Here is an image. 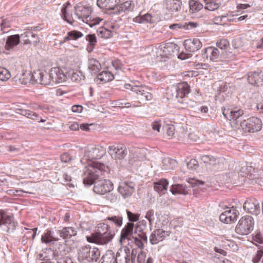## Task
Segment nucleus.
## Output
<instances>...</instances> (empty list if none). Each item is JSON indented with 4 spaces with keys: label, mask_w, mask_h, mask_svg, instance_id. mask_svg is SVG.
I'll return each mask as SVG.
<instances>
[{
    "label": "nucleus",
    "mask_w": 263,
    "mask_h": 263,
    "mask_svg": "<svg viewBox=\"0 0 263 263\" xmlns=\"http://www.w3.org/2000/svg\"><path fill=\"white\" fill-rule=\"evenodd\" d=\"M100 256V250L95 247L91 248L89 246L82 247L78 253L79 259L81 260H86L88 262L97 261Z\"/></svg>",
    "instance_id": "obj_8"
},
{
    "label": "nucleus",
    "mask_w": 263,
    "mask_h": 263,
    "mask_svg": "<svg viewBox=\"0 0 263 263\" xmlns=\"http://www.w3.org/2000/svg\"><path fill=\"white\" fill-rule=\"evenodd\" d=\"M114 235L112 233L91 234L90 236H86V239L89 242L104 245L111 241Z\"/></svg>",
    "instance_id": "obj_13"
},
{
    "label": "nucleus",
    "mask_w": 263,
    "mask_h": 263,
    "mask_svg": "<svg viewBox=\"0 0 263 263\" xmlns=\"http://www.w3.org/2000/svg\"><path fill=\"white\" fill-rule=\"evenodd\" d=\"M11 77L10 71L4 67H0V81L6 82Z\"/></svg>",
    "instance_id": "obj_41"
},
{
    "label": "nucleus",
    "mask_w": 263,
    "mask_h": 263,
    "mask_svg": "<svg viewBox=\"0 0 263 263\" xmlns=\"http://www.w3.org/2000/svg\"><path fill=\"white\" fill-rule=\"evenodd\" d=\"M261 120L255 117H252L240 122L239 130L244 133H251L259 131L262 128Z\"/></svg>",
    "instance_id": "obj_7"
},
{
    "label": "nucleus",
    "mask_w": 263,
    "mask_h": 263,
    "mask_svg": "<svg viewBox=\"0 0 263 263\" xmlns=\"http://www.w3.org/2000/svg\"><path fill=\"white\" fill-rule=\"evenodd\" d=\"M88 68L92 73L96 74L101 70V65L98 60L90 59L88 62Z\"/></svg>",
    "instance_id": "obj_34"
},
{
    "label": "nucleus",
    "mask_w": 263,
    "mask_h": 263,
    "mask_svg": "<svg viewBox=\"0 0 263 263\" xmlns=\"http://www.w3.org/2000/svg\"><path fill=\"white\" fill-rule=\"evenodd\" d=\"M146 256V253L142 250L138 254L137 257V261L138 263H144Z\"/></svg>",
    "instance_id": "obj_63"
},
{
    "label": "nucleus",
    "mask_w": 263,
    "mask_h": 263,
    "mask_svg": "<svg viewBox=\"0 0 263 263\" xmlns=\"http://www.w3.org/2000/svg\"><path fill=\"white\" fill-rule=\"evenodd\" d=\"M189 6L190 10L193 13L198 12L203 8L202 4L195 0H190L189 1Z\"/></svg>",
    "instance_id": "obj_46"
},
{
    "label": "nucleus",
    "mask_w": 263,
    "mask_h": 263,
    "mask_svg": "<svg viewBox=\"0 0 263 263\" xmlns=\"http://www.w3.org/2000/svg\"><path fill=\"white\" fill-rule=\"evenodd\" d=\"M120 28L119 23L115 20H108L106 21L103 26L99 28L97 33L99 36L107 39L112 37Z\"/></svg>",
    "instance_id": "obj_6"
},
{
    "label": "nucleus",
    "mask_w": 263,
    "mask_h": 263,
    "mask_svg": "<svg viewBox=\"0 0 263 263\" xmlns=\"http://www.w3.org/2000/svg\"><path fill=\"white\" fill-rule=\"evenodd\" d=\"M219 55V50L216 48L212 46L205 48L202 53L203 58H205L207 60L209 59L211 61H214L217 59Z\"/></svg>",
    "instance_id": "obj_26"
},
{
    "label": "nucleus",
    "mask_w": 263,
    "mask_h": 263,
    "mask_svg": "<svg viewBox=\"0 0 263 263\" xmlns=\"http://www.w3.org/2000/svg\"><path fill=\"white\" fill-rule=\"evenodd\" d=\"M139 236L140 238L135 237L134 238V241L138 248L142 249L143 247V242L147 241V236L144 232H141L140 234H139Z\"/></svg>",
    "instance_id": "obj_45"
},
{
    "label": "nucleus",
    "mask_w": 263,
    "mask_h": 263,
    "mask_svg": "<svg viewBox=\"0 0 263 263\" xmlns=\"http://www.w3.org/2000/svg\"><path fill=\"white\" fill-rule=\"evenodd\" d=\"M165 231L162 229H157L154 231L150 236V241L152 244H157L162 241L165 237Z\"/></svg>",
    "instance_id": "obj_28"
},
{
    "label": "nucleus",
    "mask_w": 263,
    "mask_h": 263,
    "mask_svg": "<svg viewBox=\"0 0 263 263\" xmlns=\"http://www.w3.org/2000/svg\"><path fill=\"white\" fill-rule=\"evenodd\" d=\"M108 152L112 158L118 160L124 159L127 153L126 147L120 144L109 146Z\"/></svg>",
    "instance_id": "obj_16"
},
{
    "label": "nucleus",
    "mask_w": 263,
    "mask_h": 263,
    "mask_svg": "<svg viewBox=\"0 0 263 263\" xmlns=\"http://www.w3.org/2000/svg\"><path fill=\"white\" fill-rule=\"evenodd\" d=\"M105 154L104 147L95 145L88 147L85 151L81 162L88 165L93 163H102L98 161L101 159Z\"/></svg>",
    "instance_id": "obj_4"
},
{
    "label": "nucleus",
    "mask_w": 263,
    "mask_h": 263,
    "mask_svg": "<svg viewBox=\"0 0 263 263\" xmlns=\"http://www.w3.org/2000/svg\"><path fill=\"white\" fill-rule=\"evenodd\" d=\"M248 81L250 84L252 85H257L260 82V74L259 72H250L248 77Z\"/></svg>",
    "instance_id": "obj_40"
},
{
    "label": "nucleus",
    "mask_w": 263,
    "mask_h": 263,
    "mask_svg": "<svg viewBox=\"0 0 263 263\" xmlns=\"http://www.w3.org/2000/svg\"><path fill=\"white\" fill-rule=\"evenodd\" d=\"M134 226L133 223L128 222L122 230L120 241L122 245L125 243L126 240H129L130 237L133 234Z\"/></svg>",
    "instance_id": "obj_22"
},
{
    "label": "nucleus",
    "mask_w": 263,
    "mask_h": 263,
    "mask_svg": "<svg viewBox=\"0 0 263 263\" xmlns=\"http://www.w3.org/2000/svg\"><path fill=\"white\" fill-rule=\"evenodd\" d=\"M86 40L88 42L87 50L89 52H91L97 43V37L95 34H88L86 36Z\"/></svg>",
    "instance_id": "obj_39"
},
{
    "label": "nucleus",
    "mask_w": 263,
    "mask_h": 263,
    "mask_svg": "<svg viewBox=\"0 0 263 263\" xmlns=\"http://www.w3.org/2000/svg\"><path fill=\"white\" fill-rule=\"evenodd\" d=\"M126 213L129 221L136 222L139 220L140 214L133 213L127 210H126Z\"/></svg>",
    "instance_id": "obj_53"
},
{
    "label": "nucleus",
    "mask_w": 263,
    "mask_h": 263,
    "mask_svg": "<svg viewBox=\"0 0 263 263\" xmlns=\"http://www.w3.org/2000/svg\"><path fill=\"white\" fill-rule=\"evenodd\" d=\"M84 172L83 183L91 185L95 184L100 175L110 172L109 167L104 163H93L87 164Z\"/></svg>",
    "instance_id": "obj_1"
},
{
    "label": "nucleus",
    "mask_w": 263,
    "mask_h": 263,
    "mask_svg": "<svg viewBox=\"0 0 263 263\" xmlns=\"http://www.w3.org/2000/svg\"><path fill=\"white\" fill-rule=\"evenodd\" d=\"M263 256V250H258L253 257L252 261L254 263H258Z\"/></svg>",
    "instance_id": "obj_59"
},
{
    "label": "nucleus",
    "mask_w": 263,
    "mask_h": 263,
    "mask_svg": "<svg viewBox=\"0 0 263 263\" xmlns=\"http://www.w3.org/2000/svg\"><path fill=\"white\" fill-rule=\"evenodd\" d=\"M114 189V184L109 179H104L97 180L93 186L94 192L99 195H105Z\"/></svg>",
    "instance_id": "obj_12"
},
{
    "label": "nucleus",
    "mask_w": 263,
    "mask_h": 263,
    "mask_svg": "<svg viewBox=\"0 0 263 263\" xmlns=\"http://www.w3.org/2000/svg\"><path fill=\"white\" fill-rule=\"evenodd\" d=\"M239 213L233 206L228 209L221 213L219 216V220L226 223H230L235 221Z\"/></svg>",
    "instance_id": "obj_14"
},
{
    "label": "nucleus",
    "mask_w": 263,
    "mask_h": 263,
    "mask_svg": "<svg viewBox=\"0 0 263 263\" xmlns=\"http://www.w3.org/2000/svg\"><path fill=\"white\" fill-rule=\"evenodd\" d=\"M118 191L124 198L130 197L134 192V187L132 182L123 181L120 183Z\"/></svg>",
    "instance_id": "obj_20"
},
{
    "label": "nucleus",
    "mask_w": 263,
    "mask_h": 263,
    "mask_svg": "<svg viewBox=\"0 0 263 263\" xmlns=\"http://www.w3.org/2000/svg\"><path fill=\"white\" fill-rule=\"evenodd\" d=\"M120 0H97V5L101 9L106 10H114Z\"/></svg>",
    "instance_id": "obj_23"
},
{
    "label": "nucleus",
    "mask_w": 263,
    "mask_h": 263,
    "mask_svg": "<svg viewBox=\"0 0 263 263\" xmlns=\"http://www.w3.org/2000/svg\"><path fill=\"white\" fill-rule=\"evenodd\" d=\"M74 9L75 14L78 18L90 27L99 24L102 21L100 17L91 16L92 8L88 4H78Z\"/></svg>",
    "instance_id": "obj_2"
},
{
    "label": "nucleus",
    "mask_w": 263,
    "mask_h": 263,
    "mask_svg": "<svg viewBox=\"0 0 263 263\" xmlns=\"http://www.w3.org/2000/svg\"><path fill=\"white\" fill-rule=\"evenodd\" d=\"M60 159L62 162L67 163L71 160V157L67 153H64L61 155Z\"/></svg>",
    "instance_id": "obj_64"
},
{
    "label": "nucleus",
    "mask_w": 263,
    "mask_h": 263,
    "mask_svg": "<svg viewBox=\"0 0 263 263\" xmlns=\"http://www.w3.org/2000/svg\"><path fill=\"white\" fill-rule=\"evenodd\" d=\"M5 225L7 227V232L15 229L17 222L14 221L13 216L8 215L3 210H0V227Z\"/></svg>",
    "instance_id": "obj_15"
},
{
    "label": "nucleus",
    "mask_w": 263,
    "mask_h": 263,
    "mask_svg": "<svg viewBox=\"0 0 263 263\" xmlns=\"http://www.w3.org/2000/svg\"><path fill=\"white\" fill-rule=\"evenodd\" d=\"M83 36V34L78 30H73L69 31L67 35L63 39V42H66L70 40H77Z\"/></svg>",
    "instance_id": "obj_33"
},
{
    "label": "nucleus",
    "mask_w": 263,
    "mask_h": 263,
    "mask_svg": "<svg viewBox=\"0 0 263 263\" xmlns=\"http://www.w3.org/2000/svg\"><path fill=\"white\" fill-rule=\"evenodd\" d=\"M149 90V88L145 85L136 86L133 88V91L136 93L138 98L141 101H149L152 99L153 95L148 91Z\"/></svg>",
    "instance_id": "obj_17"
},
{
    "label": "nucleus",
    "mask_w": 263,
    "mask_h": 263,
    "mask_svg": "<svg viewBox=\"0 0 263 263\" xmlns=\"http://www.w3.org/2000/svg\"><path fill=\"white\" fill-rule=\"evenodd\" d=\"M175 127L173 125L169 126L167 128L166 135L168 137V139H172L175 134Z\"/></svg>",
    "instance_id": "obj_61"
},
{
    "label": "nucleus",
    "mask_w": 263,
    "mask_h": 263,
    "mask_svg": "<svg viewBox=\"0 0 263 263\" xmlns=\"http://www.w3.org/2000/svg\"><path fill=\"white\" fill-rule=\"evenodd\" d=\"M58 240L59 238L54 237L52 235V232L48 230H46V232L41 238L42 241L46 243H50L53 241H58Z\"/></svg>",
    "instance_id": "obj_43"
},
{
    "label": "nucleus",
    "mask_w": 263,
    "mask_h": 263,
    "mask_svg": "<svg viewBox=\"0 0 263 263\" xmlns=\"http://www.w3.org/2000/svg\"><path fill=\"white\" fill-rule=\"evenodd\" d=\"M22 36H24V38H26L24 40V43L25 44H35L39 42L37 35L31 31H26L24 34H22Z\"/></svg>",
    "instance_id": "obj_31"
},
{
    "label": "nucleus",
    "mask_w": 263,
    "mask_h": 263,
    "mask_svg": "<svg viewBox=\"0 0 263 263\" xmlns=\"http://www.w3.org/2000/svg\"><path fill=\"white\" fill-rule=\"evenodd\" d=\"M115 79L113 73L109 71H103L95 79V81L99 84H105L112 81Z\"/></svg>",
    "instance_id": "obj_24"
},
{
    "label": "nucleus",
    "mask_w": 263,
    "mask_h": 263,
    "mask_svg": "<svg viewBox=\"0 0 263 263\" xmlns=\"http://www.w3.org/2000/svg\"><path fill=\"white\" fill-rule=\"evenodd\" d=\"M216 45L218 48L221 49H225L228 47L229 43L227 40L222 39L217 42Z\"/></svg>",
    "instance_id": "obj_55"
},
{
    "label": "nucleus",
    "mask_w": 263,
    "mask_h": 263,
    "mask_svg": "<svg viewBox=\"0 0 263 263\" xmlns=\"http://www.w3.org/2000/svg\"><path fill=\"white\" fill-rule=\"evenodd\" d=\"M19 83L26 85L31 81V73L26 70H23L22 73L16 76Z\"/></svg>",
    "instance_id": "obj_32"
},
{
    "label": "nucleus",
    "mask_w": 263,
    "mask_h": 263,
    "mask_svg": "<svg viewBox=\"0 0 263 263\" xmlns=\"http://www.w3.org/2000/svg\"><path fill=\"white\" fill-rule=\"evenodd\" d=\"M116 259L114 253L111 251H108L104 255L101 261L99 263H115Z\"/></svg>",
    "instance_id": "obj_42"
},
{
    "label": "nucleus",
    "mask_w": 263,
    "mask_h": 263,
    "mask_svg": "<svg viewBox=\"0 0 263 263\" xmlns=\"http://www.w3.org/2000/svg\"><path fill=\"white\" fill-rule=\"evenodd\" d=\"M84 78V75H83L81 71L79 70L73 72L71 76V80L75 82H80L83 80Z\"/></svg>",
    "instance_id": "obj_48"
},
{
    "label": "nucleus",
    "mask_w": 263,
    "mask_h": 263,
    "mask_svg": "<svg viewBox=\"0 0 263 263\" xmlns=\"http://www.w3.org/2000/svg\"><path fill=\"white\" fill-rule=\"evenodd\" d=\"M228 16V14L227 15L217 16L214 18V22L216 24L223 25L226 24L224 20Z\"/></svg>",
    "instance_id": "obj_54"
},
{
    "label": "nucleus",
    "mask_w": 263,
    "mask_h": 263,
    "mask_svg": "<svg viewBox=\"0 0 263 263\" xmlns=\"http://www.w3.org/2000/svg\"><path fill=\"white\" fill-rule=\"evenodd\" d=\"M243 209L246 211L254 215H258L260 213L259 201L255 198L248 199L243 204Z\"/></svg>",
    "instance_id": "obj_19"
},
{
    "label": "nucleus",
    "mask_w": 263,
    "mask_h": 263,
    "mask_svg": "<svg viewBox=\"0 0 263 263\" xmlns=\"http://www.w3.org/2000/svg\"><path fill=\"white\" fill-rule=\"evenodd\" d=\"M137 252L132 250L130 252L129 249H120L117 253L116 259V263H134L136 259Z\"/></svg>",
    "instance_id": "obj_11"
},
{
    "label": "nucleus",
    "mask_w": 263,
    "mask_h": 263,
    "mask_svg": "<svg viewBox=\"0 0 263 263\" xmlns=\"http://www.w3.org/2000/svg\"><path fill=\"white\" fill-rule=\"evenodd\" d=\"M205 8L210 11H214L219 8L221 5L219 0H203Z\"/></svg>",
    "instance_id": "obj_37"
},
{
    "label": "nucleus",
    "mask_w": 263,
    "mask_h": 263,
    "mask_svg": "<svg viewBox=\"0 0 263 263\" xmlns=\"http://www.w3.org/2000/svg\"><path fill=\"white\" fill-rule=\"evenodd\" d=\"M184 46L186 50L194 52L199 50L202 47V44L199 39L194 38L185 40L184 42Z\"/></svg>",
    "instance_id": "obj_21"
},
{
    "label": "nucleus",
    "mask_w": 263,
    "mask_h": 263,
    "mask_svg": "<svg viewBox=\"0 0 263 263\" xmlns=\"http://www.w3.org/2000/svg\"><path fill=\"white\" fill-rule=\"evenodd\" d=\"M58 234L64 239H70L77 234L76 229L71 227H64L59 230Z\"/></svg>",
    "instance_id": "obj_27"
},
{
    "label": "nucleus",
    "mask_w": 263,
    "mask_h": 263,
    "mask_svg": "<svg viewBox=\"0 0 263 263\" xmlns=\"http://www.w3.org/2000/svg\"><path fill=\"white\" fill-rule=\"evenodd\" d=\"M154 190L160 194H164L167 190L168 181L164 178L160 179L154 182Z\"/></svg>",
    "instance_id": "obj_25"
},
{
    "label": "nucleus",
    "mask_w": 263,
    "mask_h": 263,
    "mask_svg": "<svg viewBox=\"0 0 263 263\" xmlns=\"http://www.w3.org/2000/svg\"><path fill=\"white\" fill-rule=\"evenodd\" d=\"M176 92V98L178 102L182 105V108H192L195 106L196 101L187 97L190 92V87L186 82L179 83L177 87Z\"/></svg>",
    "instance_id": "obj_3"
},
{
    "label": "nucleus",
    "mask_w": 263,
    "mask_h": 263,
    "mask_svg": "<svg viewBox=\"0 0 263 263\" xmlns=\"http://www.w3.org/2000/svg\"><path fill=\"white\" fill-rule=\"evenodd\" d=\"M177 50V46L171 42H163L156 48L157 57L169 58Z\"/></svg>",
    "instance_id": "obj_10"
},
{
    "label": "nucleus",
    "mask_w": 263,
    "mask_h": 263,
    "mask_svg": "<svg viewBox=\"0 0 263 263\" xmlns=\"http://www.w3.org/2000/svg\"><path fill=\"white\" fill-rule=\"evenodd\" d=\"M187 167L191 170H196L198 167V162L195 159H191L187 164Z\"/></svg>",
    "instance_id": "obj_58"
},
{
    "label": "nucleus",
    "mask_w": 263,
    "mask_h": 263,
    "mask_svg": "<svg viewBox=\"0 0 263 263\" xmlns=\"http://www.w3.org/2000/svg\"><path fill=\"white\" fill-rule=\"evenodd\" d=\"M22 115L32 120L38 119L39 117L37 114L30 110H23L22 112Z\"/></svg>",
    "instance_id": "obj_52"
},
{
    "label": "nucleus",
    "mask_w": 263,
    "mask_h": 263,
    "mask_svg": "<svg viewBox=\"0 0 263 263\" xmlns=\"http://www.w3.org/2000/svg\"><path fill=\"white\" fill-rule=\"evenodd\" d=\"M134 4L132 1H126L120 6V8L122 11L132 10L134 9Z\"/></svg>",
    "instance_id": "obj_49"
},
{
    "label": "nucleus",
    "mask_w": 263,
    "mask_h": 263,
    "mask_svg": "<svg viewBox=\"0 0 263 263\" xmlns=\"http://www.w3.org/2000/svg\"><path fill=\"white\" fill-rule=\"evenodd\" d=\"M44 74H46V71H42L40 69L34 71L33 73L31 74V81L41 85H46V84L48 83L49 81L47 80H43V79H41V78L44 76Z\"/></svg>",
    "instance_id": "obj_29"
},
{
    "label": "nucleus",
    "mask_w": 263,
    "mask_h": 263,
    "mask_svg": "<svg viewBox=\"0 0 263 263\" xmlns=\"http://www.w3.org/2000/svg\"><path fill=\"white\" fill-rule=\"evenodd\" d=\"M166 8L172 12H177L181 8V2L178 0H168L166 2Z\"/></svg>",
    "instance_id": "obj_35"
},
{
    "label": "nucleus",
    "mask_w": 263,
    "mask_h": 263,
    "mask_svg": "<svg viewBox=\"0 0 263 263\" xmlns=\"http://www.w3.org/2000/svg\"><path fill=\"white\" fill-rule=\"evenodd\" d=\"M187 181L189 183L191 184L192 186L199 185H203L204 184V182L203 181L197 180L192 178H189Z\"/></svg>",
    "instance_id": "obj_60"
},
{
    "label": "nucleus",
    "mask_w": 263,
    "mask_h": 263,
    "mask_svg": "<svg viewBox=\"0 0 263 263\" xmlns=\"http://www.w3.org/2000/svg\"><path fill=\"white\" fill-rule=\"evenodd\" d=\"M161 126V120H156L152 124V127L153 130H156L158 132H160V129Z\"/></svg>",
    "instance_id": "obj_62"
},
{
    "label": "nucleus",
    "mask_w": 263,
    "mask_h": 263,
    "mask_svg": "<svg viewBox=\"0 0 263 263\" xmlns=\"http://www.w3.org/2000/svg\"><path fill=\"white\" fill-rule=\"evenodd\" d=\"M112 105L114 107H120V108H124V107H136L138 106L135 104L132 105L129 102H123L122 100H116L112 102Z\"/></svg>",
    "instance_id": "obj_47"
},
{
    "label": "nucleus",
    "mask_w": 263,
    "mask_h": 263,
    "mask_svg": "<svg viewBox=\"0 0 263 263\" xmlns=\"http://www.w3.org/2000/svg\"><path fill=\"white\" fill-rule=\"evenodd\" d=\"M222 114L230 121L231 128L235 131L239 130L240 122H239L238 119L244 114L243 110L238 107H234L231 108L224 109Z\"/></svg>",
    "instance_id": "obj_5"
},
{
    "label": "nucleus",
    "mask_w": 263,
    "mask_h": 263,
    "mask_svg": "<svg viewBox=\"0 0 263 263\" xmlns=\"http://www.w3.org/2000/svg\"><path fill=\"white\" fill-rule=\"evenodd\" d=\"M20 42V36L19 34L10 35L6 40L5 48L7 50L11 49L17 46Z\"/></svg>",
    "instance_id": "obj_30"
},
{
    "label": "nucleus",
    "mask_w": 263,
    "mask_h": 263,
    "mask_svg": "<svg viewBox=\"0 0 263 263\" xmlns=\"http://www.w3.org/2000/svg\"><path fill=\"white\" fill-rule=\"evenodd\" d=\"M69 2L66 3L65 4H64L63 6V7L61 10V16L62 17L64 20L65 21L68 22V23L70 24H72L74 21L71 17V16L68 15L67 13L66 9H67V5H69Z\"/></svg>",
    "instance_id": "obj_44"
},
{
    "label": "nucleus",
    "mask_w": 263,
    "mask_h": 263,
    "mask_svg": "<svg viewBox=\"0 0 263 263\" xmlns=\"http://www.w3.org/2000/svg\"><path fill=\"white\" fill-rule=\"evenodd\" d=\"M252 239L255 242L263 243V234L259 232H255L252 235Z\"/></svg>",
    "instance_id": "obj_50"
},
{
    "label": "nucleus",
    "mask_w": 263,
    "mask_h": 263,
    "mask_svg": "<svg viewBox=\"0 0 263 263\" xmlns=\"http://www.w3.org/2000/svg\"><path fill=\"white\" fill-rule=\"evenodd\" d=\"M49 77L51 79V83H60L66 81V76L63 70L59 67L51 68L49 73Z\"/></svg>",
    "instance_id": "obj_18"
},
{
    "label": "nucleus",
    "mask_w": 263,
    "mask_h": 263,
    "mask_svg": "<svg viewBox=\"0 0 263 263\" xmlns=\"http://www.w3.org/2000/svg\"><path fill=\"white\" fill-rule=\"evenodd\" d=\"M129 163L132 165H138L140 161V158L138 155L134 156L130 155L129 158Z\"/></svg>",
    "instance_id": "obj_56"
},
{
    "label": "nucleus",
    "mask_w": 263,
    "mask_h": 263,
    "mask_svg": "<svg viewBox=\"0 0 263 263\" xmlns=\"http://www.w3.org/2000/svg\"><path fill=\"white\" fill-rule=\"evenodd\" d=\"M171 192L173 195H186L188 194V192L186 190L185 186L182 184H180L172 185L171 188Z\"/></svg>",
    "instance_id": "obj_36"
},
{
    "label": "nucleus",
    "mask_w": 263,
    "mask_h": 263,
    "mask_svg": "<svg viewBox=\"0 0 263 263\" xmlns=\"http://www.w3.org/2000/svg\"><path fill=\"white\" fill-rule=\"evenodd\" d=\"M106 233H112L109 226L105 223L98 224L96 228L95 231L92 234H102Z\"/></svg>",
    "instance_id": "obj_38"
},
{
    "label": "nucleus",
    "mask_w": 263,
    "mask_h": 263,
    "mask_svg": "<svg viewBox=\"0 0 263 263\" xmlns=\"http://www.w3.org/2000/svg\"><path fill=\"white\" fill-rule=\"evenodd\" d=\"M254 223L253 218L251 216L242 217L236 226V233L240 235L249 234L253 230Z\"/></svg>",
    "instance_id": "obj_9"
},
{
    "label": "nucleus",
    "mask_w": 263,
    "mask_h": 263,
    "mask_svg": "<svg viewBox=\"0 0 263 263\" xmlns=\"http://www.w3.org/2000/svg\"><path fill=\"white\" fill-rule=\"evenodd\" d=\"M233 245L234 242L233 241H231L228 239H224L221 241V243L220 245V246L224 249L227 250L229 248L231 247V246H233Z\"/></svg>",
    "instance_id": "obj_57"
},
{
    "label": "nucleus",
    "mask_w": 263,
    "mask_h": 263,
    "mask_svg": "<svg viewBox=\"0 0 263 263\" xmlns=\"http://www.w3.org/2000/svg\"><path fill=\"white\" fill-rule=\"evenodd\" d=\"M107 219L114 222L117 227H120L122 224L123 219L120 216L108 217Z\"/></svg>",
    "instance_id": "obj_51"
}]
</instances>
